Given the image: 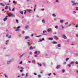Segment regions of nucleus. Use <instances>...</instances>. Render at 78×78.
I'll list each match as a JSON object with an SVG mask.
<instances>
[{"instance_id": "nucleus-3", "label": "nucleus", "mask_w": 78, "mask_h": 78, "mask_svg": "<svg viewBox=\"0 0 78 78\" xmlns=\"http://www.w3.org/2000/svg\"><path fill=\"white\" fill-rule=\"evenodd\" d=\"M61 67V65H58L56 67V69H59Z\"/></svg>"}, {"instance_id": "nucleus-11", "label": "nucleus", "mask_w": 78, "mask_h": 78, "mask_svg": "<svg viewBox=\"0 0 78 78\" xmlns=\"http://www.w3.org/2000/svg\"><path fill=\"white\" fill-rule=\"evenodd\" d=\"M31 11V9H26V11H27V12H30V11Z\"/></svg>"}, {"instance_id": "nucleus-14", "label": "nucleus", "mask_w": 78, "mask_h": 78, "mask_svg": "<svg viewBox=\"0 0 78 78\" xmlns=\"http://www.w3.org/2000/svg\"><path fill=\"white\" fill-rule=\"evenodd\" d=\"M48 39L49 40H53V38L52 37H50V38H48Z\"/></svg>"}, {"instance_id": "nucleus-61", "label": "nucleus", "mask_w": 78, "mask_h": 78, "mask_svg": "<svg viewBox=\"0 0 78 78\" xmlns=\"http://www.w3.org/2000/svg\"><path fill=\"white\" fill-rule=\"evenodd\" d=\"M28 62L29 63H31V61H28Z\"/></svg>"}, {"instance_id": "nucleus-41", "label": "nucleus", "mask_w": 78, "mask_h": 78, "mask_svg": "<svg viewBox=\"0 0 78 78\" xmlns=\"http://www.w3.org/2000/svg\"><path fill=\"white\" fill-rule=\"evenodd\" d=\"M71 3H75V2L72 1H71Z\"/></svg>"}, {"instance_id": "nucleus-50", "label": "nucleus", "mask_w": 78, "mask_h": 78, "mask_svg": "<svg viewBox=\"0 0 78 78\" xmlns=\"http://www.w3.org/2000/svg\"><path fill=\"white\" fill-rule=\"evenodd\" d=\"M33 36H34V34H33L31 35V36L32 37H33Z\"/></svg>"}, {"instance_id": "nucleus-20", "label": "nucleus", "mask_w": 78, "mask_h": 78, "mask_svg": "<svg viewBox=\"0 0 78 78\" xmlns=\"http://www.w3.org/2000/svg\"><path fill=\"white\" fill-rule=\"evenodd\" d=\"M11 63V61H10L8 62H7V64H9Z\"/></svg>"}, {"instance_id": "nucleus-8", "label": "nucleus", "mask_w": 78, "mask_h": 78, "mask_svg": "<svg viewBox=\"0 0 78 78\" xmlns=\"http://www.w3.org/2000/svg\"><path fill=\"white\" fill-rule=\"evenodd\" d=\"M45 32L46 33H47V31H43V33L44 34H42V35H45V36H46V35H47V34H44Z\"/></svg>"}, {"instance_id": "nucleus-22", "label": "nucleus", "mask_w": 78, "mask_h": 78, "mask_svg": "<svg viewBox=\"0 0 78 78\" xmlns=\"http://www.w3.org/2000/svg\"><path fill=\"white\" fill-rule=\"evenodd\" d=\"M24 14H26V13H27V10H24Z\"/></svg>"}, {"instance_id": "nucleus-36", "label": "nucleus", "mask_w": 78, "mask_h": 78, "mask_svg": "<svg viewBox=\"0 0 78 78\" xmlns=\"http://www.w3.org/2000/svg\"><path fill=\"white\" fill-rule=\"evenodd\" d=\"M26 77H28V73H27L26 75Z\"/></svg>"}, {"instance_id": "nucleus-4", "label": "nucleus", "mask_w": 78, "mask_h": 78, "mask_svg": "<svg viewBox=\"0 0 78 78\" xmlns=\"http://www.w3.org/2000/svg\"><path fill=\"white\" fill-rule=\"evenodd\" d=\"M6 17H5V18H4L3 19V20L4 21H6V20H7V19H8V18H7L8 17V16H6Z\"/></svg>"}, {"instance_id": "nucleus-58", "label": "nucleus", "mask_w": 78, "mask_h": 78, "mask_svg": "<svg viewBox=\"0 0 78 78\" xmlns=\"http://www.w3.org/2000/svg\"><path fill=\"white\" fill-rule=\"evenodd\" d=\"M4 11V9H2V11Z\"/></svg>"}, {"instance_id": "nucleus-55", "label": "nucleus", "mask_w": 78, "mask_h": 78, "mask_svg": "<svg viewBox=\"0 0 78 78\" xmlns=\"http://www.w3.org/2000/svg\"><path fill=\"white\" fill-rule=\"evenodd\" d=\"M73 14H75L76 13V12H75V11H73Z\"/></svg>"}, {"instance_id": "nucleus-52", "label": "nucleus", "mask_w": 78, "mask_h": 78, "mask_svg": "<svg viewBox=\"0 0 78 78\" xmlns=\"http://www.w3.org/2000/svg\"><path fill=\"white\" fill-rule=\"evenodd\" d=\"M27 44H28V45H29V44H30V43L29 42H27Z\"/></svg>"}, {"instance_id": "nucleus-24", "label": "nucleus", "mask_w": 78, "mask_h": 78, "mask_svg": "<svg viewBox=\"0 0 78 78\" xmlns=\"http://www.w3.org/2000/svg\"><path fill=\"white\" fill-rule=\"evenodd\" d=\"M77 4V3H73V5H76Z\"/></svg>"}, {"instance_id": "nucleus-51", "label": "nucleus", "mask_w": 78, "mask_h": 78, "mask_svg": "<svg viewBox=\"0 0 78 78\" xmlns=\"http://www.w3.org/2000/svg\"><path fill=\"white\" fill-rule=\"evenodd\" d=\"M20 72H23V70L22 69L20 70Z\"/></svg>"}, {"instance_id": "nucleus-60", "label": "nucleus", "mask_w": 78, "mask_h": 78, "mask_svg": "<svg viewBox=\"0 0 78 78\" xmlns=\"http://www.w3.org/2000/svg\"><path fill=\"white\" fill-rule=\"evenodd\" d=\"M23 34H24L25 33V31H23L22 32Z\"/></svg>"}, {"instance_id": "nucleus-25", "label": "nucleus", "mask_w": 78, "mask_h": 78, "mask_svg": "<svg viewBox=\"0 0 78 78\" xmlns=\"http://www.w3.org/2000/svg\"><path fill=\"white\" fill-rule=\"evenodd\" d=\"M74 64V62H72L70 63V64Z\"/></svg>"}, {"instance_id": "nucleus-27", "label": "nucleus", "mask_w": 78, "mask_h": 78, "mask_svg": "<svg viewBox=\"0 0 78 78\" xmlns=\"http://www.w3.org/2000/svg\"><path fill=\"white\" fill-rule=\"evenodd\" d=\"M52 16L53 17H56V15L55 14H53Z\"/></svg>"}, {"instance_id": "nucleus-64", "label": "nucleus", "mask_w": 78, "mask_h": 78, "mask_svg": "<svg viewBox=\"0 0 78 78\" xmlns=\"http://www.w3.org/2000/svg\"><path fill=\"white\" fill-rule=\"evenodd\" d=\"M13 2V3H15V2H16V1H14Z\"/></svg>"}, {"instance_id": "nucleus-59", "label": "nucleus", "mask_w": 78, "mask_h": 78, "mask_svg": "<svg viewBox=\"0 0 78 78\" xmlns=\"http://www.w3.org/2000/svg\"><path fill=\"white\" fill-rule=\"evenodd\" d=\"M76 10H78V7H76Z\"/></svg>"}, {"instance_id": "nucleus-45", "label": "nucleus", "mask_w": 78, "mask_h": 78, "mask_svg": "<svg viewBox=\"0 0 78 78\" xmlns=\"http://www.w3.org/2000/svg\"><path fill=\"white\" fill-rule=\"evenodd\" d=\"M51 73H49L48 74V75L49 76H50V75H51Z\"/></svg>"}, {"instance_id": "nucleus-1", "label": "nucleus", "mask_w": 78, "mask_h": 78, "mask_svg": "<svg viewBox=\"0 0 78 78\" xmlns=\"http://www.w3.org/2000/svg\"><path fill=\"white\" fill-rule=\"evenodd\" d=\"M8 16H9V17H11V16H12V17H14V15L12 13H9L8 14Z\"/></svg>"}, {"instance_id": "nucleus-21", "label": "nucleus", "mask_w": 78, "mask_h": 78, "mask_svg": "<svg viewBox=\"0 0 78 78\" xmlns=\"http://www.w3.org/2000/svg\"><path fill=\"white\" fill-rule=\"evenodd\" d=\"M55 28H56V29H58V26H55Z\"/></svg>"}, {"instance_id": "nucleus-5", "label": "nucleus", "mask_w": 78, "mask_h": 78, "mask_svg": "<svg viewBox=\"0 0 78 78\" xmlns=\"http://www.w3.org/2000/svg\"><path fill=\"white\" fill-rule=\"evenodd\" d=\"M35 47H33L32 46H31L30 47V48H29V49L30 50H32L33 49H34V48H35Z\"/></svg>"}, {"instance_id": "nucleus-26", "label": "nucleus", "mask_w": 78, "mask_h": 78, "mask_svg": "<svg viewBox=\"0 0 78 78\" xmlns=\"http://www.w3.org/2000/svg\"><path fill=\"white\" fill-rule=\"evenodd\" d=\"M60 23H62V22H63V20H60Z\"/></svg>"}, {"instance_id": "nucleus-37", "label": "nucleus", "mask_w": 78, "mask_h": 78, "mask_svg": "<svg viewBox=\"0 0 78 78\" xmlns=\"http://www.w3.org/2000/svg\"><path fill=\"white\" fill-rule=\"evenodd\" d=\"M11 35L9 36L8 37V38H9V39L11 38Z\"/></svg>"}, {"instance_id": "nucleus-30", "label": "nucleus", "mask_w": 78, "mask_h": 78, "mask_svg": "<svg viewBox=\"0 0 78 78\" xmlns=\"http://www.w3.org/2000/svg\"><path fill=\"white\" fill-rule=\"evenodd\" d=\"M38 76L39 78H41V75H38Z\"/></svg>"}, {"instance_id": "nucleus-43", "label": "nucleus", "mask_w": 78, "mask_h": 78, "mask_svg": "<svg viewBox=\"0 0 78 78\" xmlns=\"http://www.w3.org/2000/svg\"><path fill=\"white\" fill-rule=\"evenodd\" d=\"M29 53H30V55H32V52H30Z\"/></svg>"}, {"instance_id": "nucleus-7", "label": "nucleus", "mask_w": 78, "mask_h": 78, "mask_svg": "<svg viewBox=\"0 0 78 78\" xmlns=\"http://www.w3.org/2000/svg\"><path fill=\"white\" fill-rule=\"evenodd\" d=\"M54 39H56V40H57V39H59V38L58 37V36H54Z\"/></svg>"}, {"instance_id": "nucleus-28", "label": "nucleus", "mask_w": 78, "mask_h": 78, "mask_svg": "<svg viewBox=\"0 0 78 78\" xmlns=\"http://www.w3.org/2000/svg\"><path fill=\"white\" fill-rule=\"evenodd\" d=\"M44 38H42L40 40L41 42H42V41H44Z\"/></svg>"}, {"instance_id": "nucleus-13", "label": "nucleus", "mask_w": 78, "mask_h": 78, "mask_svg": "<svg viewBox=\"0 0 78 78\" xmlns=\"http://www.w3.org/2000/svg\"><path fill=\"white\" fill-rule=\"evenodd\" d=\"M25 55V54H22L20 56V58H22V57L23 56V55Z\"/></svg>"}, {"instance_id": "nucleus-16", "label": "nucleus", "mask_w": 78, "mask_h": 78, "mask_svg": "<svg viewBox=\"0 0 78 78\" xmlns=\"http://www.w3.org/2000/svg\"><path fill=\"white\" fill-rule=\"evenodd\" d=\"M4 75L6 78H8V76H7V75H6V74H4Z\"/></svg>"}, {"instance_id": "nucleus-18", "label": "nucleus", "mask_w": 78, "mask_h": 78, "mask_svg": "<svg viewBox=\"0 0 78 78\" xmlns=\"http://www.w3.org/2000/svg\"><path fill=\"white\" fill-rule=\"evenodd\" d=\"M8 8V5H7L6 6V7L5 8V9H7Z\"/></svg>"}, {"instance_id": "nucleus-9", "label": "nucleus", "mask_w": 78, "mask_h": 78, "mask_svg": "<svg viewBox=\"0 0 78 78\" xmlns=\"http://www.w3.org/2000/svg\"><path fill=\"white\" fill-rule=\"evenodd\" d=\"M52 44H58V43L55 41H54L52 42Z\"/></svg>"}, {"instance_id": "nucleus-44", "label": "nucleus", "mask_w": 78, "mask_h": 78, "mask_svg": "<svg viewBox=\"0 0 78 78\" xmlns=\"http://www.w3.org/2000/svg\"><path fill=\"white\" fill-rule=\"evenodd\" d=\"M35 62V60H33L32 61V62L33 63V62Z\"/></svg>"}, {"instance_id": "nucleus-2", "label": "nucleus", "mask_w": 78, "mask_h": 78, "mask_svg": "<svg viewBox=\"0 0 78 78\" xmlns=\"http://www.w3.org/2000/svg\"><path fill=\"white\" fill-rule=\"evenodd\" d=\"M20 26H19L16 28V31H19L20 29Z\"/></svg>"}, {"instance_id": "nucleus-42", "label": "nucleus", "mask_w": 78, "mask_h": 78, "mask_svg": "<svg viewBox=\"0 0 78 78\" xmlns=\"http://www.w3.org/2000/svg\"><path fill=\"white\" fill-rule=\"evenodd\" d=\"M68 66H69V67H71V65L70 64H68Z\"/></svg>"}, {"instance_id": "nucleus-63", "label": "nucleus", "mask_w": 78, "mask_h": 78, "mask_svg": "<svg viewBox=\"0 0 78 78\" xmlns=\"http://www.w3.org/2000/svg\"><path fill=\"white\" fill-rule=\"evenodd\" d=\"M43 73V71H41V73Z\"/></svg>"}, {"instance_id": "nucleus-31", "label": "nucleus", "mask_w": 78, "mask_h": 78, "mask_svg": "<svg viewBox=\"0 0 78 78\" xmlns=\"http://www.w3.org/2000/svg\"><path fill=\"white\" fill-rule=\"evenodd\" d=\"M20 69H21V70H23V67H21L20 68Z\"/></svg>"}, {"instance_id": "nucleus-49", "label": "nucleus", "mask_w": 78, "mask_h": 78, "mask_svg": "<svg viewBox=\"0 0 78 78\" xmlns=\"http://www.w3.org/2000/svg\"><path fill=\"white\" fill-rule=\"evenodd\" d=\"M22 62L21 61L20 62V64H22Z\"/></svg>"}, {"instance_id": "nucleus-34", "label": "nucleus", "mask_w": 78, "mask_h": 78, "mask_svg": "<svg viewBox=\"0 0 78 78\" xmlns=\"http://www.w3.org/2000/svg\"><path fill=\"white\" fill-rule=\"evenodd\" d=\"M15 10V8H13L12 10V11H14V10Z\"/></svg>"}, {"instance_id": "nucleus-39", "label": "nucleus", "mask_w": 78, "mask_h": 78, "mask_svg": "<svg viewBox=\"0 0 78 78\" xmlns=\"http://www.w3.org/2000/svg\"><path fill=\"white\" fill-rule=\"evenodd\" d=\"M28 28V26H27L25 27V28H26V29H27Z\"/></svg>"}, {"instance_id": "nucleus-56", "label": "nucleus", "mask_w": 78, "mask_h": 78, "mask_svg": "<svg viewBox=\"0 0 78 78\" xmlns=\"http://www.w3.org/2000/svg\"><path fill=\"white\" fill-rule=\"evenodd\" d=\"M67 24H68V22H66L65 23V25H67Z\"/></svg>"}, {"instance_id": "nucleus-57", "label": "nucleus", "mask_w": 78, "mask_h": 78, "mask_svg": "<svg viewBox=\"0 0 78 78\" xmlns=\"http://www.w3.org/2000/svg\"><path fill=\"white\" fill-rule=\"evenodd\" d=\"M75 27H78V24L76 25L75 26Z\"/></svg>"}, {"instance_id": "nucleus-17", "label": "nucleus", "mask_w": 78, "mask_h": 78, "mask_svg": "<svg viewBox=\"0 0 78 78\" xmlns=\"http://www.w3.org/2000/svg\"><path fill=\"white\" fill-rule=\"evenodd\" d=\"M37 64H38V66H42V64H39V62L37 63Z\"/></svg>"}, {"instance_id": "nucleus-54", "label": "nucleus", "mask_w": 78, "mask_h": 78, "mask_svg": "<svg viewBox=\"0 0 78 78\" xmlns=\"http://www.w3.org/2000/svg\"><path fill=\"white\" fill-rule=\"evenodd\" d=\"M61 27L62 28H64V26H61Z\"/></svg>"}, {"instance_id": "nucleus-62", "label": "nucleus", "mask_w": 78, "mask_h": 78, "mask_svg": "<svg viewBox=\"0 0 78 78\" xmlns=\"http://www.w3.org/2000/svg\"><path fill=\"white\" fill-rule=\"evenodd\" d=\"M36 6H37V5H35V8H36Z\"/></svg>"}, {"instance_id": "nucleus-40", "label": "nucleus", "mask_w": 78, "mask_h": 78, "mask_svg": "<svg viewBox=\"0 0 78 78\" xmlns=\"http://www.w3.org/2000/svg\"><path fill=\"white\" fill-rule=\"evenodd\" d=\"M37 51H36L35 52H34V54H37Z\"/></svg>"}, {"instance_id": "nucleus-48", "label": "nucleus", "mask_w": 78, "mask_h": 78, "mask_svg": "<svg viewBox=\"0 0 78 78\" xmlns=\"http://www.w3.org/2000/svg\"><path fill=\"white\" fill-rule=\"evenodd\" d=\"M34 75H37V73H34Z\"/></svg>"}, {"instance_id": "nucleus-10", "label": "nucleus", "mask_w": 78, "mask_h": 78, "mask_svg": "<svg viewBox=\"0 0 78 78\" xmlns=\"http://www.w3.org/2000/svg\"><path fill=\"white\" fill-rule=\"evenodd\" d=\"M0 5L2 6H5V5H4L3 3H0Z\"/></svg>"}, {"instance_id": "nucleus-35", "label": "nucleus", "mask_w": 78, "mask_h": 78, "mask_svg": "<svg viewBox=\"0 0 78 78\" xmlns=\"http://www.w3.org/2000/svg\"><path fill=\"white\" fill-rule=\"evenodd\" d=\"M28 37L26 36L25 37V39H28Z\"/></svg>"}, {"instance_id": "nucleus-46", "label": "nucleus", "mask_w": 78, "mask_h": 78, "mask_svg": "<svg viewBox=\"0 0 78 78\" xmlns=\"http://www.w3.org/2000/svg\"><path fill=\"white\" fill-rule=\"evenodd\" d=\"M75 64H78V62H75Z\"/></svg>"}, {"instance_id": "nucleus-38", "label": "nucleus", "mask_w": 78, "mask_h": 78, "mask_svg": "<svg viewBox=\"0 0 78 78\" xmlns=\"http://www.w3.org/2000/svg\"><path fill=\"white\" fill-rule=\"evenodd\" d=\"M62 72H63V73H64L65 72V70L64 69H63L62 70Z\"/></svg>"}, {"instance_id": "nucleus-6", "label": "nucleus", "mask_w": 78, "mask_h": 78, "mask_svg": "<svg viewBox=\"0 0 78 78\" xmlns=\"http://www.w3.org/2000/svg\"><path fill=\"white\" fill-rule=\"evenodd\" d=\"M63 37L64 39H67V37H66V36L64 34L63 35Z\"/></svg>"}, {"instance_id": "nucleus-33", "label": "nucleus", "mask_w": 78, "mask_h": 78, "mask_svg": "<svg viewBox=\"0 0 78 78\" xmlns=\"http://www.w3.org/2000/svg\"><path fill=\"white\" fill-rule=\"evenodd\" d=\"M16 22L17 23H19V21L17 20H16Z\"/></svg>"}, {"instance_id": "nucleus-47", "label": "nucleus", "mask_w": 78, "mask_h": 78, "mask_svg": "<svg viewBox=\"0 0 78 78\" xmlns=\"http://www.w3.org/2000/svg\"><path fill=\"white\" fill-rule=\"evenodd\" d=\"M69 58H67L66 60V61H67L68 60H69Z\"/></svg>"}, {"instance_id": "nucleus-19", "label": "nucleus", "mask_w": 78, "mask_h": 78, "mask_svg": "<svg viewBox=\"0 0 78 78\" xmlns=\"http://www.w3.org/2000/svg\"><path fill=\"white\" fill-rule=\"evenodd\" d=\"M57 47H61V44H58V45Z\"/></svg>"}, {"instance_id": "nucleus-32", "label": "nucleus", "mask_w": 78, "mask_h": 78, "mask_svg": "<svg viewBox=\"0 0 78 78\" xmlns=\"http://www.w3.org/2000/svg\"><path fill=\"white\" fill-rule=\"evenodd\" d=\"M39 55V54H37V55H35V57H37V56H38Z\"/></svg>"}, {"instance_id": "nucleus-29", "label": "nucleus", "mask_w": 78, "mask_h": 78, "mask_svg": "<svg viewBox=\"0 0 78 78\" xmlns=\"http://www.w3.org/2000/svg\"><path fill=\"white\" fill-rule=\"evenodd\" d=\"M20 13H21V14H23V11H21L20 12Z\"/></svg>"}, {"instance_id": "nucleus-53", "label": "nucleus", "mask_w": 78, "mask_h": 78, "mask_svg": "<svg viewBox=\"0 0 78 78\" xmlns=\"http://www.w3.org/2000/svg\"><path fill=\"white\" fill-rule=\"evenodd\" d=\"M44 10H45V9H41L42 11H44Z\"/></svg>"}, {"instance_id": "nucleus-15", "label": "nucleus", "mask_w": 78, "mask_h": 78, "mask_svg": "<svg viewBox=\"0 0 78 78\" xmlns=\"http://www.w3.org/2000/svg\"><path fill=\"white\" fill-rule=\"evenodd\" d=\"M9 42V40H8L6 41V43H5L6 45H7V44H8V43Z\"/></svg>"}, {"instance_id": "nucleus-12", "label": "nucleus", "mask_w": 78, "mask_h": 78, "mask_svg": "<svg viewBox=\"0 0 78 78\" xmlns=\"http://www.w3.org/2000/svg\"><path fill=\"white\" fill-rule=\"evenodd\" d=\"M51 31V29L49 28L48 29V32H50Z\"/></svg>"}, {"instance_id": "nucleus-23", "label": "nucleus", "mask_w": 78, "mask_h": 78, "mask_svg": "<svg viewBox=\"0 0 78 78\" xmlns=\"http://www.w3.org/2000/svg\"><path fill=\"white\" fill-rule=\"evenodd\" d=\"M42 23H45V20H43L42 21Z\"/></svg>"}]
</instances>
